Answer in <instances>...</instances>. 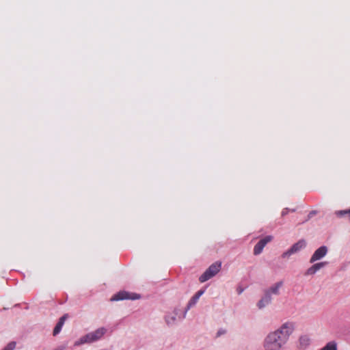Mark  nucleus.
Wrapping results in <instances>:
<instances>
[{
	"mask_svg": "<svg viewBox=\"0 0 350 350\" xmlns=\"http://www.w3.org/2000/svg\"><path fill=\"white\" fill-rule=\"evenodd\" d=\"M295 329L294 324L286 322L278 329L269 333L264 340L265 350H280L286 343Z\"/></svg>",
	"mask_w": 350,
	"mask_h": 350,
	"instance_id": "nucleus-1",
	"label": "nucleus"
},
{
	"mask_svg": "<svg viewBox=\"0 0 350 350\" xmlns=\"http://www.w3.org/2000/svg\"><path fill=\"white\" fill-rule=\"evenodd\" d=\"M106 329L104 327H100L95 330L94 332H90L81 337L79 342H77V345L83 344V343H90L95 342L99 339H100L103 335L105 334Z\"/></svg>",
	"mask_w": 350,
	"mask_h": 350,
	"instance_id": "nucleus-2",
	"label": "nucleus"
},
{
	"mask_svg": "<svg viewBox=\"0 0 350 350\" xmlns=\"http://www.w3.org/2000/svg\"><path fill=\"white\" fill-rule=\"evenodd\" d=\"M221 262H215L213 263L199 278L200 282H204L215 276L221 269Z\"/></svg>",
	"mask_w": 350,
	"mask_h": 350,
	"instance_id": "nucleus-3",
	"label": "nucleus"
},
{
	"mask_svg": "<svg viewBox=\"0 0 350 350\" xmlns=\"http://www.w3.org/2000/svg\"><path fill=\"white\" fill-rule=\"evenodd\" d=\"M140 297V296L135 293H130L126 291H120L116 294L111 300L112 301H119L124 299H137Z\"/></svg>",
	"mask_w": 350,
	"mask_h": 350,
	"instance_id": "nucleus-4",
	"label": "nucleus"
},
{
	"mask_svg": "<svg viewBox=\"0 0 350 350\" xmlns=\"http://www.w3.org/2000/svg\"><path fill=\"white\" fill-rule=\"evenodd\" d=\"M306 243L304 240H299L298 242H297L296 243L293 245L292 247L288 250L282 254V257L285 258V257L289 256L291 254H295V253L299 252L300 250L306 247Z\"/></svg>",
	"mask_w": 350,
	"mask_h": 350,
	"instance_id": "nucleus-5",
	"label": "nucleus"
},
{
	"mask_svg": "<svg viewBox=\"0 0 350 350\" xmlns=\"http://www.w3.org/2000/svg\"><path fill=\"white\" fill-rule=\"evenodd\" d=\"M271 236H267L265 238L260 239L257 244L254 246V254L258 255L260 254L265 246L272 240Z\"/></svg>",
	"mask_w": 350,
	"mask_h": 350,
	"instance_id": "nucleus-6",
	"label": "nucleus"
},
{
	"mask_svg": "<svg viewBox=\"0 0 350 350\" xmlns=\"http://www.w3.org/2000/svg\"><path fill=\"white\" fill-rule=\"evenodd\" d=\"M327 252V248L326 246H321L319 248H318L313 255L312 256L310 262L311 263L321 259L323 257H324Z\"/></svg>",
	"mask_w": 350,
	"mask_h": 350,
	"instance_id": "nucleus-7",
	"label": "nucleus"
},
{
	"mask_svg": "<svg viewBox=\"0 0 350 350\" xmlns=\"http://www.w3.org/2000/svg\"><path fill=\"white\" fill-rule=\"evenodd\" d=\"M326 264H327L326 262H318V263L313 265L311 267H310L307 270L306 274L307 275L314 274L318 270H319L321 268L324 267Z\"/></svg>",
	"mask_w": 350,
	"mask_h": 350,
	"instance_id": "nucleus-8",
	"label": "nucleus"
},
{
	"mask_svg": "<svg viewBox=\"0 0 350 350\" xmlns=\"http://www.w3.org/2000/svg\"><path fill=\"white\" fill-rule=\"evenodd\" d=\"M271 300L269 292H265V296L258 301V307L261 309L269 304Z\"/></svg>",
	"mask_w": 350,
	"mask_h": 350,
	"instance_id": "nucleus-9",
	"label": "nucleus"
},
{
	"mask_svg": "<svg viewBox=\"0 0 350 350\" xmlns=\"http://www.w3.org/2000/svg\"><path fill=\"white\" fill-rule=\"evenodd\" d=\"M204 293V291L200 290L198 291L189 300L188 304H187V308H190L191 307L193 306L198 301L201 295Z\"/></svg>",
	"mask_w": 350,
	"mask_h": 350,
	"instance_id": "nucleus-10",
	"label": "nucleus"
},
{
	"mask_svg": "<svg viewBox=\"0 0 350 350\" xmlns=\"http://www.w3.org/2000/svg\"><path fill=\"white\" fill-rule=\"evenodd\" d=\"M178 314V310H174V311L170 314H167L165 317V321H166V323L168 324V325H172L174 324L175 322H176V315Z\"/></svg>",
	"mask_w": 350,
	"mask_h": 350,
	"instance_id": "nucleus-11",
	"label": "nucleus"
},
{
	"mask_svg": "<svg viewBox=\"0 0 350 350\" xmlns=\"http://www.w3.org/2000/svg\"><path fill=\"white\" fill-rule=\"evenodd\" d=\"M282 284H283L282 282H278L276 284H275L273 286H271L266 292H269L270 295L271 294L278 295L279 294V289L282 286Z\"/></svg>",
	"mask_w": 350,
	"mask_h": 350,
	"instance_id": "nucleus-12",
	"label": "nucleus"
},
{
	"mask_svg": "<svg viewBox=\"0 0 350 350\" xmlns=\"http://www.w3.org/2000/svg\"><path fill=\"white\" fill-rule=\"evenodd\" d=\"M321 350H337V344L334 341L329 342Z\"/></svg>",
	"mask_w": 350,
	"mask_h": 350,
	"instance_id": "nucleus-13",
	"label": "nucleus"
},
{
	"mask_svg": "<svg viewBox=\"0 0 350 350\" xmlns=\"http://www.w3.org/2000/svg\"><path fill=\"white\" fill-rule=\"evenodd\" d=\"M67 318H68V314H64L59 319V320L57 324L62 327V326L64 325V322Z\"/></svg>",
	"mask_w": 350,
	"mask_h": 350,
	"instance_id": "nucleus-14",
	"label": "nucleus"
},
{
	"mask_svg": "<svg viewBox=\"0 0 350 350\" xmlns=\"http://www.w3.org/2000/svg\"><path fill=\"white\" fill-rule=\"evenodd\" d=\"M16 347V342H10L3 350H14Z\"/></svg>",
	"mask_w": 350,
	"mask_h": 350,
	"instance_id": "nucleus-15",
	"label": "nucleus"
},
{
	"mask_svg": "<svg viewBox=\"0 0 350 350\" xmlns=\"http://www.w3.org/2000/svg\"><path fill=\"white\" fill-rule=\"evenodd\" d=\"M62 328V327L61 326H59V325H58L57 324V325H55V327L54 329H53V335H54V336H55V335L58 334L60 332V331H61Z\"/></svg>",
	"mask_w": 350,
	"mask_h": 350,
	"instance_id": "nucleus-16",
	"label": "nucleus"
},
{
	"mask_svg": "<svg viewBox=\"0 0 350 350\" xmlns=\"http://www.w3.org/2000/svg\"><path fill=\"white\" fill-rule=\"evenodd\" d=\"M299 341H300V343L301 344H308V338L306 337V336H301L300 338H299Z\"/></svg>",
	"mask_w": 350,
	"mask_h": 350,
	"instance_id": "nucleus-17",
	"label": "nucleus"
},
{
	"mask_svg": "<svg viewBox=\"0 0 350 350\" xmlns=\"http://www.w3.org/2000/svg\"><path fill=\"white\" fill-rule=\"evenodd\" d=\"M226 333V329H219L217 333V337H219L224 334Z\"/></svg>",
	"mask_w": 350,
	"mask_h": 350,
	"instance_id": "nucleus-18",
	"label": "nucleus"
},
{
	"mask_svg": "<svg viewBox=\"0 0 350 350\" xmlns=\"http://www.w3.org/2000/svg\"><path fill=\"white\" fill-rule=\"evenodd\" d=\"M288 208L283 209L282 211V216L286 215L288 213Z\"/></svg>",
	"mask_w": 350,
	"mask_h": 350,
	"instance_id": "nucleus-19",
	"label": "nucleus"
}]
</instances>
